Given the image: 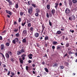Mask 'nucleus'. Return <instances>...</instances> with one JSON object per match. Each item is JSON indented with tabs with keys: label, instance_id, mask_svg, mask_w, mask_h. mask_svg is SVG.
<instances>
[{
	"label": "nucleus",
	"instance_id": "nucleus-18",
	"mask_svg": "<svg viewBox=\"0 0 77 77\" xmlns=\"http://www.w3.org/2000/svg\"><path fill=\"white\" fill-rule=\"evenodd\" d=\"M62 32L60 31H57V32L56 33V35H60Z\"/></svg>",
	"mask_w": 77,
	"mask_h": 77
},
{
	"label": "nucleus",
	"instance_id": "nucleus-48",
	"mask_svg": "<svg viewBox=\"0 0 77 77\" xmlns=\"http://www.w3.org/2000/svg\"><path fill=\"white\" fill-rule=\"evenodd\" d=\"M35 16H36V17H38V16H39V14H38V13H36L35 14Z\"/></svg>",
	"mask_w": 77,
	"mask_h": 77
},
{
	"label": "nucleus",
	"instance_id": "nucleus-40",
	"mask_svg": "<svg viewBox=\"0 0 77 77\" xmlns=\"http://www.w3.org/2000/svg\"><path fill=\"white\" fill-rule=\"evenodd\" d=\"M8 53L10 54V56H12V52L11 51L8 52Z\"/></svg>",
	"mask_w": 77,
	"mask_h": 77
},
{
	"label": "nucleus",
	"instance_id": "nucleus-56",
	"mask_svg": "<svg viewBox=\"0 0 77 77\" xmlns=\"http://www.w3.org/2000/svg\"><path fill=\"white\" fill-rule=\"evenodd\" d=\"M10 71H8V73L7 74V75H9L10 74Z\"/></svg>",
	"mask_w": 77,
	"mask_h": 77
},
{
	"label": "nucleus",
	"instance_id": "nucleus-35",
	"mask_svg": "<svg viewBox=\"0 0 77 77\" xmlns=\"http://www.w3.org/2000/svg\"><path fill=\"white\" fill-rule=\"evenodd\" d=\"M60 69H63V68H64V67H63V66H60Z\"/></svg>",
	"mask_w": 77,
	"mask_h": 77
},
{
	"label": "nucleus",
	"instance_id": "nucleus-20",
	"mask_svg": "<svg viewBox=\"0 0 77 77\" xmlns=\"http://www.w3.org/2000/svg\"><path fill=\"white\" fill-rule=\"evenodd\" d=\"M21 59V58H19L20 62V63H23V60Z\"/></svg>",
	"mask_w": 77,
	"mask_h": 77
},
{
	"label": "nucleus",
	"instance_id": "nucleus-10",
	"mask_svg": "<svg viewBox=\"0 0 77 77\" xmlns=\"http://www.w3.org/2000/svg\"><path fill=\"white\" fill-rule=\"evenodd\" d=\"M1 50H3L5 48V45L4 44H2L1 45Z\"/></svg>",
	"mask_w": 77,
	"mask_h": 77
},
{
	"label": "nucleus",
	"instance_id": "nucleus-2",
	"mask_svg": "<svg viewBox=\"0 0 77 77\" xmlns=\"http://www.w3.org/2000/svg\"><path fill=\"white\" fill-rule=\"evenodd\" d=\"M65 13L66 14H68L70 13V10L69 8H66L65 11Z\"/></svg>",
	"mask_w": 77,
	"mask_h": 77
},
{
	"label": "nucleus",
	"instance_id": "nucleus-36",
	"mask_svg": "<svg viewBox=\"0 0 77 77\" xmlns=\"http://www.w3.org/2000/svg\"><path fill=\"white\" fill-rule=\"evenodd\" d=\"M48 39V36H46L45 38V40L46 41Z\"/></svg>",
	"mask_w": 77,
	"mask_h": 77
},
{
	"label": "nucleus",
	"instance_id": "nucleus-57",
	"mask_svg": "<svg viewBox=\"0 0 77 77\" xmlns=\"http://www.w3.org/2000/svg\"><path fill=\"white\" fill-rule=\"evenodd\" d=\"M17 24V22L14 21V25H16Z\"/></svg>",
	"mask_w": 77,
	"mask_h": 77
},
{
	"label": "nucleus",
	"instance_id": "nucleus-7",
	"mask_svg": "<svg viewBox=\"0 0 77 77\" xmlns=\"http://www.w3.org/2000/svg\"><path fill=\"white\" fill-rule=\"evenodd\" d=\"M68 2L69 6H71L72 5V1L71 0H69Z\"/></svg>",
	"mask_w": 77,
	"mask_h": 77
},
{
	"label": "nucleus",
	"instance_id": "nucleus-9",
	"mask_svg": "<svg viewBox=\"0 0 77 77\" xmlns=\"http://www.w3.org/2000/svg\"><path fill=\"white\" fill-rule=\"evenodd\" d=\"M13 30L14 32H17L18 31V28H15L13 29Z\"/></svg>",
	"mask_w": 77,
	"mask_h": 77
},
{
	"label": "nucleus",
	"instance_id": "nucleus-38",
	"mask_svg": "<svg viewBox=\"0 0 77 77\" xmlns=\"http://www.w3.org/2000/svg\"><path fill=\"white\" fill-rule=\"evenodd\" d=\"M14 40H15V41L16 42H18V38H16L15 39H14Z\"/></svg>",
	"mask_w": 77,
	"mask_h": 77
},
{
	"label": "nucleus",
	"instance_id": "nucleus-13",
	"mask_svg": "<svg viewBox=\"0 0 77 77\" xmlns=\"http://www.w3.org/2000/svg\"><path fill=\"white\" fill-rule=\"evenodd\" d=\"M6 31L5 30H4L2 32V33H1V34H2V35H5L6 34Z\"/></svg>",
	"mask_w": 77,
	"mask_h": 77
},
{
	"label": "nucleus",
	"instance_id": "nucleus-33",
	"mask_svg": "<svg viewBox=\"0 0 77 77\" xmlns=\"http://www.w3.org/2000/svg\"><path fill=\"white\" fill-rule=\"evenodd\" d=\"M6 45L7 46V47H8V46L10 45V44H9V43L7 42L6 43Z\"/></svg>",
	"mask_w": 77,
	"mask_h": 77
},
{
	"label": "nucleus",
	"instance_id": "nucleus-62",
	"mask_svg": "<svg viewBox=\"0 0 77 77\" xmlns=\"http://www.w3.org/2000/svg\"><path fill=\"white\" fill-rule=\"evenodd\" d=\"M62 39L63 40V39H65V36H64V35L63 36Z\"/></svg>",
	"mask_w": 77,
	"mask_h": 77
},
{
	"label": "nucleus",
	"instance_id": "nucleus-59",
	"mask_svg": "<svg viewBox=\"0 0 77 77\" xmlns=\"http://www.w3.org/2000/svg\"><path fill=\"white\" fill-rule=\"evenodd\" d=\"M52 48L53 50L54 49V48H55V46H52Z\"/></svg>",
	"mask_w": 77,
	"mask_h": 77
},
{
	"label": "nucleus",
	"instance_id": "nucleus-15",
	"mask_svg": "<svg viewBox=\"0 0 77 77\" xmlns=\"http://www.w3.org/2000/svg\"><path fill=\"white\" fill-rule=\"evenodd\" d=\"M71 18L72 19V20H75V17L74 15H72L71 17Z\"/></svg>",
	"mask_w": 77,
	"mask_h": 77
},
{
	"label": "nucleus",
	"instance_id": "nucleus-25",
	"mask_svg": "<svg viewBox=\"0 0 77 77\" xmlns=\"http://www.w3.org/2000/svg\"><path fill=\"white\" fill-rule=\"evenodd\" d=\"M22 54V53H21V52L20 51H18L17 52V54L18 56L19 55H20V54Z\"/></svg>",
	"mask_w": 77,
	"mask_h": 77
},
{
	"label": "nucleus",
	"instance_id": "nucleus-43",
	"mask_svg": "<svg viewBox=\"0 0 77 77\" xmlns=\"http://www.w3.org/2000/svg\"><path fill=\"white\" fill-rule=\"evenodd\" d=\"M27 25L29 27H31V23H29L27 24Z\"/></svg>",
	"mask_w": 77,
	"mask_h": 77
},
{
	"label": "nucleus",
	"instance_id": "nucleus-45",
	"mask_svg": "<svg viewBox=\"0 0 77 77\" xmlns=\"http://www.w3.org/2000/svg\"><path fill=\"white\" fill-rule=\"evenodd\" d=\"M12 42L14 44H16V42H15V40H13L12 41Z\"/></svg>",
	"mask_w": 77,
	"mask_h": 77
},
{
	"label": "nucleus",
	"instance_id": "nucleus-41",
	"mask_svg": "<svg viewBox=\"0 0 77 77\" xmlns=\"http://www.w3.org/2000/svg\"><path fill=\"white\" fill-rule=\"evenodd\" d=\"M15 36H17V37H18L19 36H20V34H19V33H17L15 34Z\"/></svg>",
	"mask_w": 77,
	"mask_h": 77
},
{
	"label": "nucleus",
	"instance_id": "nucleus-12",
	"mask_svg": "<svg viewBox=\"0 0 77 77\" xmlns=\"http://www.w3.org/2000/svg\"><path fill=\"white\" fill-rule=\"evenodd\" d=\"M53 45H57V44H58L57 42L56 41L53 42Z\"/></svg>",
	"mask_w": 77,
	"mask_h": 77
},
{
	"label": "nucleus",
	"instance_id": "nucleus-52",
	"mask_svg": "<svg viewBox=\"0 0 77 77\" xmlns=\"http://www.w3.org/2000/svg\"><path fill=\"white\" fill-rule=\"evenodd\" d=\"M49 24L50 26H52V24H51V22L50 20L49 21Z\"/></svg>",
	"mask_w": 77,
	"mask_h": 77
},
{
	"label": "nucleus",
	"instance_id": "nucleus-32",
	"mask_svg": "<svg viewBox=\"0 0 77 77\" xmlns=\"http://www.w3.org/2000/svg\"><path fill=\"white\" fill-rule=\"evenodd\" d=\"M20 51L21 52V53H24V50L22 49Z\"/></svg>",
	"mask_w": 77,
	"mask_h": 77
},
{
	"label": "nucleus",
	"instance_id": "nucleus-47",
	"mask_svg": "<svg viewBox=\"0 0 77 77\" xmlns=\"http://www.w3.org/2000/svg\"><path fill=\"white\" fill-rule=\"evenodd\" d=\"M0 54L2 55V56L3 57L4 59H5V57L4 55H3V54L1 53H0Z\"/></svg>",
	"mask_w": 77,
	"mask_h": 77
},
{
	"label": "nucleus",
	"instance_id": "nucleus-11",
	"mask_svg": "<svg viewBox=\"0 0 77 77\" xmlns=\"http://www.w3.org/2000/svg\"><path fill=\"white\" fill-rule=\"evenodd\" d=\"M39 36V33H36L35 34V37H36V38H38Z\"/></svg>",
	"mask_w": 77,
	"mask_h": 77
},
{
	"label": "nucleus",
	"instance_id": "nucleus-53",
	"mask_svg": "<svg viewBox=\"0 0 77 77\" xmlns=\"http://www.w3.org/2000/svg\"><path fill=\"white\" fill-rule=\"evenodd\" d=\"M11 75H13V76H14V75H15V73H14L13 72H11Z\"/></svg>",
	"mask_w": 77,
	"mask_h": 77
},
{
	"label": "nucleus",
	"instance_id": "nucleus-4",
	"mask_svg": "<svg viewBox=\"0 0 77 77\" xmlns=\"http://www.w3.org/2000/svg\"><path fill=\"white\" fill-rule=\"evenodd\" d=\"M31 5L34 8H38V6L36 5V4H32Z\"/></svg>",
	"mask_w": 77,
	"mask_h": 77
},
{
	"label": "nucleus",
	"instance_id": "nucleus-34",
	"mask_svg": "<svg viewBox=\"0 0 77 77\" xmlns=\"http://www.w3.org/2000/svg\"><path fill=\"white\" fill-rule=\"evenodd\" d=\"M42 30H44V29H45V26H44V25H42Z\"/></svg>",
	"mask_w": 77,
	"mask_h": 77
},
{
	"label": "nucleus",
	"instance_id": "nucleus-58",
	"mask_svg": "<svg viewBox=\"0 0 77 77\" xmlns=\"http://www.w3.org/2000/svg\"><path fill=\"white\" fill-rule=\"evenodd\" d=\"M33 56V55L32 54H29V55H28V57H29V56Z\"/></svg>",
	"mask_w": 77,
	"mask_h": 77
},
{
	"label": "nucleus",
	"instance_id": "nucleus-50",
	"mask_svg": "<svg viewBox=\"0 0 77 77\" xmlns=\"http://www.w3.org/2000/svg\"><path fill=\"white\" fill-rule=\"evenodd\" d=\"M26 55L25 54H23L22 55H21V57H26Z\"/></svg>",
	"mask_w": 77,
	"mask_h": 77
},
{
	"label": "nucleus",
	"instance_id": "nucleus-21",
	"mask_svg": "<svg viewBox=\"0 0 77 77\" xmlns=\"http://www.w3.org/2000/svg\"><path fill=\"white\" fill-rule=\"evenodd\" d=\"M26 21L24 22H23L21 23V25L22 26H24V25L26 24Z\"/></svg>",
	"mask_w": 77,
	"mask_h": 77
},
{
	"label": "nucleus",
	"instance_id": "nucleus-44",
	"mask_svg": "<svg viewBox=\"0 0 77 77\" xmlns=\"http://www.w3.org/2000/svg\"><path fill=\"white\" fill-rule=\"evenodd\" d=\"M15 8H18V4H17L16 5Z\"/></svg>",
	"mask_w": 77,
	"mask_h": 77
},
{
	"label": "nucleus",
	"instance_id": "nucleus-3",
	"mask_svg": "<svg viewBox=\"0 0 77 77\" xmlns=\"http://www.w3.org/2000/svg\"><path fill=\"white\" fill-rule=\"evenodd\" d=\"M27 30H24L23 31L22 35L26 36L27 35Z\"/></svg>",
	"mask_w": 77,
	"mask_h": 77
},
{
	"label": "nucleus",
	"instance_id": "nucleus-60",
	"mask_svg": "<svg viewBox=\"0 0 77 77\" xmlns=\"http://www.w3.org/2000/svg\"><path fill=\"white\" fill-rule=\"evenodd\" d=\"M60 49V47L57 46V50Z\"/></svg>",
	"mask_w": 77,
	"mask_h": 77
},
{
	"label": "nucleus",
	"instance_id": "nucleus-1",
	"mask_svg": "<svg viewBox=\"0 0 77 77\" xmlns=\"http://www.w3.org/2000/svg\"><path fill=\"white\" fill-rule=\"evenodd\" d=\"M28 10V12L29 14H32V11H33V8H32V7L31 6L29 7V8H27Z\"/></svg>",
	"mask_w": 77,
	"mask_h": 77
},
{
	"label": "nucleus",
	"instance_id": "nucleus-31",
	"mask_svg": "<svg viewBox=\"0 0 77 77\" xmlns=\"http://www.w3.org/2000/svg\"><path fill=\"white\" fill-rule=\"evenodd\" d=\"M47 9H50V5H47Z\"/></svg>",
	"mask_w": 77,
	"mask_h": 77
},
{
	"label": "nucleus",
	"instance_id": "nucleus-8",
	"mask_svg": "<svg viewBox=\"0 0 77 77\" xmlns=\"http://www.w3.org/2000/svg\"><path fill=\"white\" fill-rule=\"evenodd\" d=\"M68 53L69 55H70V54H71V48H68Z\"/></svg>",
	"mask_w": 77,
	"mask_h": 77
},
{
	"label": "nucleus",
	"instance_id": "nucleus-29",
	"mask_svg": "<svg viewBox=\"0 0 77 77\" xmlns=\"http://www.w3.org/2000/svg\"><path fill=\"white\" fill-rule=\"evenodd\" d=\"M69 46V43H66V47H68Z\"/></svg>",
	"mask_w": 77,
	"mask_h": 77
},
{
	"label": "nucleus",
	"instance_id": "nucleus-5",
	"mask_svg": "<svg viewBox=\"0 0 77 77\" xmlns=\"http://www.w3.org/2000/svg\"><path fill=\"white\" fill-rule=\"evenodd\" d=\"M59 2L58 1H57L56 3H55V8L56 9H57V6H58V5H59Z\"/></svg>",
	"mask_w": 77,
	"mask_h": 77
},
{
	"label": "nucleus",
	"instance_id": "nucleus-46",
	"mask_svg": "<svg viewBox=\"0 0 77 77\" xmlns=\"http://www.w3.org/2000/svg\"><path fill=\"white\" fill-rule=\"evenodd\" d=\"M21 19L20 18H19L18 20L19 23H20V22H21Z\"/></svg>",
	"mask_w": 77,
	"mask_h": 77
},
{
	"label": "nucleus",
	"instance_id": "nucleus-49",
	"mask_svg": "<svg viewBox=\"0 0 77 77\" xmlns=\"http://www.w3.org/2000/svg\"><path fill=\"white\" fill-rule=\"evenodd\" d=\"M36 44L38 47H39V46H40V44L39 43H37Z\"/></svg>",
	"mask_w": 77,
	"mask_h": 77
},
{
	"label": "nucleus",
	"instance_id": "nucleus-30",
	"mask_svg": "<svg viewBox=\"0 0 77 77\" xmlns=\"http://www.w3.org/2000/svg\"><path fill=\"white\" fill-rule=\"evenodd\" d=\"M24 12H20V16H23V14H24Z\"/></svg>",
	"mask_w": 77,
	"mask_h": 77
},
{
	"label": "nucleus",
	"instance_id": "nucleus-63",
	"mask_svg": "<svg viewBox=\"0 0 77 77\" xmlns=\"http://www.w3.org/2000/svg\"><path fill=\"white\" fill-rule=\"evenodd\" d=\"M29 59H32V57L29 56Z\"/></svg>",
	"mask_w": 77,
	"mask_h": 77
},
{
	"label": "nucleus",
	"instance_id": "nucleus-19",
	"mask_svg": "<svg viewBox=\"0 0 77 77\" xmlns=\"http://www.w3.org/2000/svg\"><path fill=\"white\" fill-rule=\"evenodd\" d=\"M51 12L52 14H53V15H54V14L55 13V10H54V9L52 10Z\"/></svg>",
	"mask_w": 77,
	"mask_h": 77
},
{
	"label": "nucleus",
	"instance_id": "nucleus-26",
	"mask_svg": "<svg viewBox=\"0 0 77 77\" xmlns=\"http://www.w3.org/2000/svg\"><path fill=\"white\" fill-rule=\"evenodd\" d=\"M72 2L73 3H77V0H72Z\"/></svg>",
	"mask_w": 77,
	"mask_h": 77
},
{
	"label": "nucleus",
	"instance_id": "nucleus-24",
	"mask_svg": "<svg viewBox=\"0 0 77 77\" xmlns=\"http://www.w3.org/2000/svg\"><path fill=\"white\" fill-rule=\"evenodd\" d=\"M10 60L12 62H14L15 61V58H14V57H11Z\"/></svg>",
	"mask_w": 77,
	"mask_h": 77
},
{
	"label": "nucleus",
	"instance_id": "nucleus-6",
	"mask_svg": "<svg viewBox=\"0 0 77 77\" xmlns=\"http://www.w3.org/2000/svg\"><path fill=\"white\" fill-rule=\"evenodd\" d=\"M33 28L32 27H31L29 29V31L30 32H31V34L32 35L33 34Z\"/></svg>",
	"mask_w": 77,
	"mask_h": 77
},
{
	"label": "nucleus",
	"instance_id": "nucleus-17",
	"mask_svg": "<svg viewBox=\"0 0 77 77\" xmlns=\"http://www.w3.org/2000/svg\"><path fill=\"white\" fill-rule=\"evenodd\" d=\"M58 66V64H57V63H56L53 65V67H57Z\"/></svg>",
	"mask_w": 77,
	"mask_h": 77
},
{
	"label": "nucleus",
	"instance_id": "nucleus-55",
	"mask_svg": "<svg viewBox=\"0 0 77 77\" xmlns=\"http://www.w3.org/2000/svg\"><path fill=\"white\" fill-rule=\"evenodd\" d=\"M61 31H63L64 30H65V29H64V28H62V29H61Z\"/></svg>",
	"mask_w": 77,
	"mask_h": 77
},
{
	"label": "nucleus",
	"instance_id": "nucleus-54",
	"mask_svg": "<svg viewBox=\"0 0 77 77\" xmlns=\"http://www.w3.org/2000/svg\"><path fill=\"white\" fill-rule=\"evenodd\" d=\"M29 68V67L28 66H26V71H28V69Z\"/></svg>",
	"mask_w": 77,
	"mask_h": 77
},
{
	"label": "nucleus",
	"instance_id": "nucleus-39",
	"mask_svg": "<svg viewBox=\"0 0 77 77\" xmlns=\"http://www.w3.org/2000/svg\"><path fill=\"white\" fill-rule=\"evenodd\" d=\"M36 10H37V11H36L37 13H39V12H40V10H39V9L38 10L37 9H36Z\"/></svg>",
	"mask_w": 77,
	"mask_h": 77
},
{
	"label": "nucleus",
	"instance_id": "nucleus-16",
	"mask_svg": "<svg viewBox=\"0 0 77 77\" xmlns=\"http://www.w3.org/2000/svg\"><path fill=\"white\" fill-rule=\"evenodd\" d=\"M6 12L7 14H9V15H11V12L10 11L8 10H6Z\"/></svg>",
	"mask_w": 77,
	"mask_h": 77
},
{
	"label": "nucleus",
	"instance_id": "nucleus-23",
	"mask_svg": "<svg viewBox=\"0 0 77 77\" xmlns=\"http://www.w3.org/2000/svg\"><path fill=\"white\" fill-rule=\"evenodd\" d=\"M22 42L23 44L26 43V38L23 39L22 40Z\"/></svg>",
	"mask_w": 77,
	"mask_h": 77
},
{
	"label": "nucleus",
	"instance_id": "nucleus-42",
	"mask_svg": "<svg viewBox=\"0 0 77 77\" xmlns=\"http://www.w3.org/2000/svg\"><path fill=\"white\" fill-rule=\"evenodd\" d=\"M64 5L65 6H67V3H66V1H64Z\"/></svg>",
	"mask_w": 77,
	"mask_h": 77
},
{
	"label": "nucleus",
	"instance_id": "nucleus-22",
	"mask_svg": "<svg viewBox=\"0 0 77 77\" xmlns=\"http://www.w3.org/2000/svg\"><path fill=\"white\" fill-rule=\"evenodd\" d=\"M64 64L65 65H66V66H68V65H69V63H68L66 61L65 63H64Z\"/></svg>",
	"mask_w": 77,
	"mask_h": 77
},
{
	"label": "nucleus",
	"instance_id": "nucleus-61",
	"mask_svg": "<svg viewBox=\"0 0 77 77\" xmlns=\"http://www.w3.org/2000/svg\"><path fill=\"white\" fill-rule=\"evenodd\" d=\"M28 62L29 63H32V61H31V60H29L28 61Z\"/></svg>",
	"mask_w": 77,
	"mask_h": 77
},
{
	"label": "nucleus",
	"instance_id": "nucleus-27",
	"mask_svg": "<svg viewBox=\"0 0 77 77\" xmlns=\"http://www.w3.org/2000/svg\"><path fill=\"white\" fill-rule=\"evenodd\" d=\"M66 56H67V57H69L68 54H67V53H66V54L63 56V57L65 58Z\"/></svg>",
	"mask_w": 77,
	"mask_h": 77
},
{
	"label": "nucleus",
	"instance_id": "nucleus-37",
	"mask_svg": "<svg viewBox=\"0 0 77 77\" xmlns=\"http://www.w3.org/2000/svg\"><path fill=\"white\" fill-rule=\"evenodd\" d=\"M45 69L46 72H48V69H47V68H45Z\"/></svg>",
	"mask_w": 77,
	"mask_h": 77
},
{
	"label": "nucleus",
	"instance_id": "nucleus-51",
	"mask_svg": "<svg viewBox=\"0 0 77 77\" xmlns=\"http://www.w3.org/2000/svg\"><path fill=\"white\" fill-rule=\"evenodd\" d=\"M46 17L47 18H49V14H48V13H47L46 14Z\"/></svg>",
	"mask_w": 77,
	"mask_h": 77
},
{
	"label": "nucleus",
	"instance_id": "nucleus-28",
	"mask_svg": "<svg viewBox=\"0 0 77 77\" xmlns=\"http://www.w3.org/2000/svg\"><path fill=\"white\" fill-rule=\"evenodd\" d=\"M9 5H12V1L11 0L8 2Z\"/></svg>",
	"mask_w": 77,
	"mask_h": 77
},
{
	"label": "nucleus",
	"instance_id": "nucleus-64",
	"mask_svg": "<svg viewBox=\"0 0 77 77\" xmlns=\"http://www.w3.org/2000/svg\"><path fill=\"white\" fill-rule=\"evenodd\" d=\"M69 20H70V21H72V19H71V17H69Z\"/></svg>",
	"mask_w": 77,
	"mask_h": 77
},
{
	"label": "nucleus",
	"instance_id": "nucleus-14",
	"mask_svg": "<svg viewBox=\"0 0 77 77\" xmlns=\"http://www.w3.org/2000/svg\"><path fill=\"white\" fill-rule=\"evenodd\" d=\"M5 56L7 59H9V55L8 53H6L5 54Z\"/></svg>",
	"mask_w": 77,
	"mask_h": 77
}]
</instances>
